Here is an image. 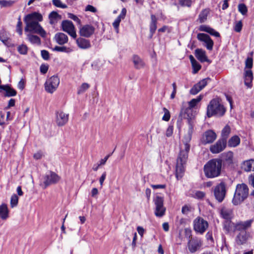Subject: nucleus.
<instances>
[{
    "label": "nucleus",
    "instance_id": "nucleus-53",
    "mask_svg": "<svg viewBox=\"0 0 254 254\" xmlns=\"http://www.w3.org/2000/svg\"><path fill=\"white\" fill-rule=\"evenodd\" d=\"M171 31V28L166 25L163 26L162 28H159L158 30V32L163 33L167 31L168 33H170Z\"/></svg>",
    "mask_w": 254,
    "mask_h": 254
},
{
    "label": "nucleus",
    "instance_id": "nucleus-11",
    "mask_svg": "<svg viewBox=\"0 0 254 254\" xmlns=\"http://www.w3.org/2000/svg\"><path fill=\"white\" fill-rule=\"evenodd\" d=\"M208 226V222L200 217L196 218L193 221L194 230L200 234L203 233Z\"/></svg>",
    "mask_w": 254,
    "mask_h": 254
},
{
    "label": "nucleus",
    "instance_id": "nucleus-42",
    "mask_svg": "<svg viewBox=\"0 0 254 254\" xmlns=\"http://www.w3.org/2000/svg\"><path fill=\"white\" fill-rule=\"evenodd\" d=\"M193 71L192 73L193 74L196 73L201 68V65L197 62H195L191 64Z\"/></svg>",
    "mask_w": 254,
    "mask_h": 254
},
{
    "label": "nucleus",
    "instance_id": "nucleus-56",
    "mask_svg": "<svg viewBox=\"0 0 254 254\" xmlns=\"http://www.w3.org/2000/svg\"><path fill=\"white\" fill-rule=\"evenodd\" d=\"M173 132V127L172 126H169L166 130V135L167 137H170L172 135Z\"/></svg>",
    "mask_w": 254,
    "mask_h": 254
},
{
    "label": "nucleus",
    "instance_id": "nucleus-24",
    "mask_svg": "<svg viewBox=\"0 0 254 254\" xmlns=\"http://www.w3.org/2000/svg\"><path fill=\"white\" fill-rule=\"evenodd\" d=\"M157 19L156 17L152 14L151 15V22L149 25L150 37L152 38L157 29Z\"/></svg>",
    "mask_w": 254,
    "mask_h": 254
},
{
    "label": "nucleus",
    "instance_id": "nucleus-60",
    "mask_svg": "<svg viewBox=\"0 0 254 254\" xmlns=\"http://www.w3.org/2000/svg\"><path fill=\"white\" fill-rule=\"evenodd\" d=\"M248 181L250 185L254 188V173L249 176Z\"/></svg>",
    "mask_w": 254,
    "mask_h": 254
},
{
    "label": "nucleus",
    "instance_id": "nucleus-52",
    "mask_svg": "<svg viewBox=\"0 0 254 254\" xmlns=\"http://www.w3.org/2000/svg\"><path fill=\"white\" fill-rule=\"evenodd\" d=\"M41 56L42 58L45 60H48L50 58L49 53L45 50L41 51Z\"/></svg>",
    "mask_w": 254,
    "mask_h": 254
},
{
    "label": "nucleus",
    "instance_id": "nucleus-22",
    "mask_svg": "<svg viewBox=\"0 0 254 254\" xmlns=\"http://www.w3.org/2000/svg\"><path fill=\"white\" fill-rule=\"evenodd\" d=\"M242 169L247 172L254 171V159L244 161L242 164Z\"/></svg>",
    "mask_w": 254,
    "mask_h": 254
},
{
    "label": "nucleus",
    "instance_id": "nucleus-41",
    "mask_svg": "<svg viewBox=\"0 0 254 254\" xmlns=\"http://www.w3.org/2000/svg\"><path fill=\"white\" fill-rule=\"evenodd\" d=\"M18 201V197L17 195L13 194L10 198V206L12 208L16 206L17 205Z\"/></svg>",
    "mask_w": 254,
    "mask_h": 254
},
{
    "label": "nucleus",
    "instance_id": "nucleus-6",
    "mask_svg": "<svg viewBox=\"0 0 254 254\" xmlns=\"http://www.w3.org/2000/svg\"><path fill=\"white\" fill-rule=\"evenodd\" d=\"M191 231L189 229H185L186 237L189 238L187 243V247L189 252L191 253H194L199 250L202 246V241L197 237H191Z\"/></svg>",
    "mask_w": 254,
    "mask_h": 254
},
{
    "label": "nucleus",
    "instance_id": "nucleus-20",
    "mask_svg": "<svg viewBox=\"0 0 254 254\" xmlns=\"http://www.w3.org/2000/svg\"><path fill=\"white\" fill-rule=\"evenodd\" d=\"M76 43L77 46L81 49H87L91 46L90 41L82 37L76 39Z\"/></svg>",
    "mask_w": 254,
    "mask_h": 254
},
{
    "label": "nucleus",
    "instance_id": "nucleus-50",
    "mask_svg": "<svg viewBox=\"0 0 254 254\" xmlns=\"http://www.w3.org/2000/svg\"><path fill=\"white\" fill-rule=\"evenodd\" d=\"M253 61L252 58H248L245 62V67L251 68L253 67Z\"/></svg>",
    "mask_w": 254,
    "mask_h": 254
},
{
    "label": "nucleus",
    "instance_id": "nucleus-15",
    "mask_svg": "<svg viewBox=\"0 0 254 254\" xmlns=\"http://www.w3.org/2000/svg\"><path fill=\"white\" fill-rule=\"evenodd\" d=\"M69 115L63 111H58L56 113V122L59 127L65 125L68 121Z\"/></svg>",
    "mask_w": 254,
    "mask_h": 254
},
{
    "label": "nucleus",
    "instance_id": "nucleus-2",
    "mask_svg": "<svg viewBox=\"0 0 254 254\" xmlns=\"http://www.w3.org/2000/svg\"><path fill=\"white\" fill-rule=\"evenodd\" d=\"M42 20L43 16L40 13L34 12L26 15L24 18L26 25L25 31L39 34L43 38L45 37L47 33L39 23Z\"/></svg>",
    "mask_w": 254,
    "mask_h": 254
},
{
    "label": "nucleus",
    "instance_id": "nucleus-35",
    "mask_svg": "<svg viewBox=\"0 0 254 254\" xmlns=\"http://www.w3.org/2000/svg\"><path fill=\"white\" fill-rule=\"evenodd\" d=\"M202 99V96L199 95L196 98H194L191 99L190 102H189L188 104L189 107L190 108H193L196 106L198 103H199Z\"/></svg>",
    "mask_w": 254,
    "mask_h": 254
},
{
    "label": "nucleus",
    "instance_id": "nucleus-21",
    "mask_svg": "<svg viewBox=\"0 0 254 254\" xmlns=\"http://www.w3.org/2000/svg\"><path fill=\"white\" fill-rule=\"evenodd\" d=\"M252 222V220H249L244 222H240L235 225V229L236 230L240 232L246 231L251 226Z\"/></svg>",
    "mask_w": 254,
    "mask_h": 254
},
{
    "label": "nucleus",
    "instance_id": "nucleus-7",
    "mask_svg": "<svg viewBox=\"0 0 254 254\" xmlns=\"http://www.w3.org/2000/svg\"><path fill=\"white\" fill-rule=\"evenodd\" d=\"M226 184L224 182H221L214 188V196L216 200L219 202H221L223 201L226 196Z\"/></svg>",
    "mask_w": 254,
    "mask_h": 254
},
{
    "label": "nucleus",
    "instance_id": "nucleus-44",
    "mask_svg": "<svg viewBox=\"0 0 254 254\" xmlns=\"http://www.w3.org/2000/svg\"><path fill=\"white\" fill-rule=\"evenodd\" d=\"M14 3V1L12 0H0V5L1 7H9L12 5Z\"/></svg>",
    "mask_w": 254,
    "mask_h": 254
},
{
    "label": "nucleus",
    "instance_id": "nucleus-57",
    "mask_svg": "<svg viewBox=\"0 0 254 254\" xmlns=\"http://www.w3.org/2000/svg\"><path fill=\"white\" fill-rule=\"evenodd\" d=\"M85 10L86 11H89L93 13H95L97 11V9L95 7L89 4L86 6Z\"/></svg>",
    "mask_w": 254,
    "mask_h": 254
},
{
    "label": "nucleus",
    "instance_id": "nucleus-29",
    "mask_svg": "<svg viewBox=\"0 0 254 254\" xmlns=\"http://www.w3.org/2000/svg\"><path fill=\"white\" fill-rule=\"evenodd\" d=\"M240 138L238 135H234L229 139L228 145L230 147H236L240 144Z\"/></svg>",
    "mask_w": 254,
    "mask_h": 254
},
{
    "label": "nucleus",
    "instance_id": "nucleus-59",
    "mask_svg": "<svg viewBox=\"0 0 254 254\" xmlns=\"http://www.w3.org/2000/svg\"><path fill=\"white\" fill-rule=\"evenodd\" d=\"M210 28L211 27L206 25H201L199 28V30L201 31L208 33V32H210L209 30H210Z\"/></svg>",
    "mask_w": 254,
    "mask_h": 254
},
{
    "label": "nucleus",
    "instance_id": "nucleus-55",
    "mask_svg": "<svg viewBox=\"0 0 254 254\" xmlns=\"http://www.w3.org/2000/svg\"><path fill=\"white\" fill-rule=\"evenodd\" d=\"M0 40L4 44H6V43L8 40V38L5 36L4 32L0 33Z\"/></svg>",
    "mask_w": 254,
    "mask_h": 254
},
{
    "label": "nucleus",
    "instance_id": "nucleus-43",
    "mask_svg": "<svg viewBox=\"0 0 254 254\" xmlns=\"http://www.w3.org/2000/svg\"><path fill=\"white\" fill-rule=\"evenodd\" d=\"M22 23L21 21L20 16L18 18V22L16 25V32L19 34V35L22 34Z\"/></svg>",
    "mask_w": 254,
    "mask_h": 254
},
{
    "label": "nucleus",
    "instance_id": "nucleus-16",
    "mask_svg": "<svg viewBox=\"0 0 254 254\" xmlns=\"http://www.w3.org/2000/svg\"><path fill=\"white\" fill-rule=\"evenodd\" d=\"M95 30V28L92 25L86 24L80 28L79 34L81 36L89 38L94 34Z\"/></svg>",
    "mask_w": 254,
    "mask_h": 254
},
{
    "label": "nucleus",
    "instance_id": "nucleus-58",
    "mask_svg": "<svg viewBox=\"0 0 254 254\" xmlns=\"http://www.w3.org/2000/svg\"><path fill=\"white\" fill-rule=\"evenodd\" d=\"M204 192L201 191H197L194 193L195 197L198 199L202 198L204 196Z\"/></svg>",
    "mask_w": 254,
    "mask_h": 254
},
{
    "label": "nucleus",
    "instance_id": "nucleus-27",
    "mask_svg": "<svg viewBox=\"0 0 254 254\" xmlns=\"http://www.w3.org/2000/svg\"><path fill=\"white\" fill-rule=\"evenodd\" d=\"M220 214L223 219L229 220L232 218V211L230 208L223 207L220 210Z\"/></svg>",
    "mask_w": 254,
    "mask_h": 254
},
{
    "label": "nucleus",
    "instance_id": "nucleus-25",
    "mask_svg": "<svg viewBox=\"0 0 254 254\" xmlns=\"http://www.w3.org/2000/svg\"><path fill=\"white\" fill-rule=\"evenodd\" d=\"M56 42L59 45H64L68 41V37L63 33H57L54 37Z\"/></svg>",
    "mask_w": 254,
    "mask_h": 254
},
{
    "label": "nucleus",
    "instance_id": "nucleus-64",
    "mask_svg": "<svg viewBox=\"0 0 254 254\" xmlns=\"http://www.w3.org/2000/svg\"><path fill=\"white\" fill-rule=\"evenodd\" d=\"M126 13H127V9L125 8H123L122 9V11H121V13L119 14V15L118 17H119L121 19H123L125 18Z\"/></svg>",
    "mask_w": 254,
    "mask_h": 254
},
{
    "label": "nucleus",
    "instance_id": "nucleus-49",
    "mask_svg": "<svg viewBox=\"0 0 254 254\" xmlns=\"http://www.w3.org/2000/svg\"><path fill=\"white\" fill-rule=\"evenodd\" d=\"M209 80H210L209 78H205L200 81L197 84L199 85V87L202 89L207 84L208 81Z\"/></svg>",
    "mask_w": 254,
    "mask_h": 254
},
{
    "label": "nucleus",
    "instance_id": "nucleus-46",
    "mask_svg": "<svg viewBox=\"0 0 254 254\" xmlns=\"http://www.w3.org/2000/svg\"><path fill=\"white\" fill-rule=\"evenodd\" d=\"M201 90V88L199 87V85L196 84L190 90V93L192 95H195Z\"/></svg>",
    "mask_w": 254,
    "mask_h": 254
},
{
    "label": "nucleus",
    "instance_id": "nucleus-26",
    "mask_svg": "<svg viewBox=\"0 0 254 254\" xmlns=\"http://www.w3.org/2000/svg\"><path fill=\"white\" fill-rule=\"evenodd\" d=\"M245 84L248 87H251L252 86V82L253 79V72L251 70H245Z\"/></svg>",
    "mask_w": 254,
    "mask_h": 254
},
{
    "label": "nucleus",
    "instance_id": "nucleus-33",
    "mask_svg": "<svg viewBox=\"0 0 254 254\" xmlns=\"http://www.w3.org/2000/svg\"><path fill=\"white\" fill-rule=\"evenodd\" d=\"M27 37H28V40L32 44H37V45L41 44V40H40V38L38 36L29 34L27 35Z\"/></svg>",
    "mask_w": 254,
    "mask_h": 254
},
{
    "label": "nucleus",
    "instance_id": "nucleus-14",
    "mask_svg": "<svg viewBox=\"0 0 254 254\" xmlns=\"http://www.w3.org/2000/svg\"><path fill=\"white\" fill-rule=\"evenodd\" d=\"M226 145V142L219 139L215 144L210 146V151L213 154L219 153L225 149Z\"/></svg>",
    "mask_w": 254,
    "mask_h": 254
},
{
    "label": "nucleus",
    "instance_id": "nucleus-45",
    "mask_svg": "<svg viewBox=\"0 0 254 254\" xmlns=\"http://www.w3.org/2000/svg\"><path fill=\"white\" fill-rule=\"evenodd\" d=\"M53 4L56 7L65 8L67 7V5L63 3L61 0H53Z\"/></svg>",
    "mask_w": 254,
    "mask_h": 254
},
{
    "label": "nucleus",
    "instance_id": "nucleus-36",
    "mask_svg": "<svg viewBox=\"0 0 254 254\" xmlns=\"http://www.w3.org/2000/svg\"><path fill=\"white\" fill-rule=\"evenodd\" d=\"M54 50L66 53H69L72 51V50L70 48L66 47L65 46L60 47L57 46L54 48Z\"/></svg>",
    "mask_w": 254,
    "mask_h": 254
},
{
    "label": "nucleus",
    "instance_id": "nucleus-48",
    "mask_svg": "<svg viewBox=\"0 0 254 254\" xmlns=\"http://www.w3.org/2000/svg\"><path fill=\"white\" fill-rule=\"evenodd\" d=\"M243 24L241 21H237L234 25V29L237 32H240L242 30Z\"/></svg>",
    "mask_w": 254,
    "mask_h": 254
},
{
    "label": "nucleus",
    "instance_id": "nucleus-5",
    "mask_svg": "<svg viewBox=\"0 0 254 254\" xmlns=\"http://www.w3.org/2000/svg\"><path fill=\"white\" fill-rule=\"evenodd\" d=\"M249 188L245 184H238L236 186L232 203L235 205L241 204L246 199L249 194Z\"/></svg>",
    "mask_w": 254,
    "mask_h": 254
},
{
    "label": "nucleus",
    "instance_id": "nucleus-19",
    "mask_svg": "<svg viewBox=\"0 0 254 254\" xmlns=\"http://www.w3.org/2000/svg\"><path fill=\"white\" fill-rule=\"evenodd\" d=\"M249 237V234L246 231H242L237 236L236 242L239 245H243L247 242Z\"/></svg>",
    "mask_w": 254,
    "mask_h": 254
},
{
    "label": "nucleus",
    "instance_id": "nucleus-63",
    "mask_svg": "<svg viewBox=\"0 0 254 254\" xmlns=\"http://www.w3.org/2000/svg\"><path fill=\"white\" fill-rule=\"evenodd\" d=\"M69 17L78 23H80V20L79 18L73 14H69Z\"/></svg>",
    "mask_w": 254,
    "mask_h": 254
},
{
    "label": "nucleus",
    "instance_id": "nucleus-62",
    "mask_svg": "<svg viewBox=\"0 0 254 254\" xmlns=\"http://www.w3.org/2000/svg\"><path fill=\"white\" fill-rule=\"evenodd\" d=\"M151 187L154 190L163 189L166 188V185H151Z\"/></svg>",
    "mask_w": 254,
    "mask_h": 254
},
{
    "label": "nucleus",
    "instance_id": "nucleus-8",
    "mask_svg": "<svg viewBox=\"0 0 254 254\" xmlns=\"http://www.w3.org/2000/svg\"><path fill=\"white\" fill-rule=\"evenodd\" d=\"M60 179V177L54 172H47L43 177L44 188L46 189L49 186L57 183Z\"/></svg>",
    "mask_w": 254,
    "mask_h": 254
},
{
    "label": "nucleus",
    "instance_id": "nucleus-39",
    "mask_svg": "<svg viewBox=\"0 0 254 254\" xmlns=\"http://www.w3.org/2000/svg\"><path fill=\"white\" fill-rule=\"evenodd\" d=\"M17 51L21 55H26L27 53L28 48L25 45L22 44L18 46Z\"/></svg>",
    "mask_w": 254,
    "mask_h": 254
},
{
    "label": "nucleus",
    "instance_id": "nucleus-47",
    "mask_svg": "<svg viewBox=\"0 0 254 254\" xmlns=\"http://www.w3.org/2000/svg\"><path fill=\"white\" fill-rule=\"evenodd\" d=\"M163 110L164 112V115L162 117V120L165 121H168L170 119V112L166 108H163Z\"/></svg>",
    "mask_w": 254,
    "mask_h": 254
},
{
    "label": "nucleus",
    "instance_id": "nucleus-51",
    "mask_svg": "<svg viewBox=\"0 0 254 254\" xmlns=\"http://www.w3.org/2000/svg\"><path fill=\"white\" fill-rule=\"evenodd\" d=\"M49 66L48 64H42L40 67V72L42 74H45L48 71Z\"/></svg>",
    "mask_w": 254,
    "mask_h": 254
},
{
    "label": "nucleus",
    "instance_id": "nucleus-61",
    "mask_svg": "<svg viewBox=\"0 0 254 254\" xmlns=\"http://www.w3.org/2000/svg\"><path fill=\"white\" fill-rule=\"evenodd\" d=\"M209 31L210 32H208V33L210 34V35L214 36L216 37H220V34L217 31H215L214 29L211 28Z\"/></svg>",
    "mask_w": 254,
    "mask_h": 254
},
{
    "label": "nucleus",
    "instance_id": "nucleus-1",
    "mask_svg": "<svg viewBox=\"0 0 254 254\" xmlns=\"http://www.w3.org/2000/svg\"><path fill=\"white\" fill-rule=\"evenodd\" d=\"M180 116L182 118L188 119L189 130L188 136L186 138V141H183L184 148L181 149L177 159L176 177L178 180L182 178L185 172V165L188 160V153L190 150V145L189 142L191 139V134L194 125L192 108L183 105L180 113Z\"/></svg>",
    "mask_w": 254,
    "mask_h": 254
},
{
    "label": "nucleus",
    "instance_id": "nucleus-54",
    "mask_svg": "<svg viewBox=\"0 0 254 254\" xmlns=\"http://www.w3.org/2000/svg\"><path fill=\"white\" fill-rule=\"evenodd\" d=\"M121 20V19L117 17L113 23V26L117 30H118L119 29V25Z\"/></svg>",
    "mask_w": 254,
    "mask_h": 254
},
{
    "label": "nucleus",
    "instance_id": "nucleus-17",
    "mask_svg": "<svg viewBox=\"0 0 254 254\" xmlns=\"http://www.w3.org/2000/svg\"><path fill=\"white\" fill-rule=\"evenodd\" d=\"M217 135L212 130L206 131L202 138V142L204 144L211 143L213 142L216 138Z\"/></svg>",
    "mask_w": 254,
    "mask_h": 254
},
{
    "label": "nucleus",
    "instance_id": "nucleus-9",
    "mask_svg": "<svg viewBox=\"0 0 254 254\" xmlns=\"http://www.w3.org/2000/svg\"><path fill=\"white\" fill-rule=\"evenodd\" d=\"M60 81V79L57 76H52L48 79L45 83V90L48 93H53L59 86Z\"/></svg>",
    "mask_w": 254,
    "mask_h": 254
},
{
    "label": "nucleus",
    "instance_id": "nucleus-31",
    "mask_svg": "<svg viewBox=\"0 0 254 254\" xmlns=\"http://www.w3.org/2000/svg\"><path fill=\"white\" fill-rule=\"evenodd\" d=\"M50 23L51 24H54L57 21L61 19V16L56 11H52L49 15Z\"/></svg>",
    "mask_w": 254,
    "mask_h": 254
},
{
    "label": "nucleus",
    "instance_id": "nucleus-4",
    "mask_svg": "<svg viewBox=\"0 0 254 254\" xmlns=\"http://www.w3.org/2000/svg\"><path fill=\"white\" fill-rule=\"evenodd\" d=\"M226 112V109L219 98L211 100L207 107L206 114L208 118L213 116L221 117Z\"/></svg>",
    "mask_w": 254,
    "mask_h": 254
},
{
    "label": "nucleus",
    "instance_id": "nucleus-38",
    "mask_svg": "<svg viewBox=\"0 0 254 254\" xmlns=\"http://www.w3.org/2000/svg\"><path fill=\"white\" fill-rule=\"evenodd\" d=\"M232 222L230 220H225L223 223V228L227 233H229L232 229Z\"/></svg>",
    "mask_w": 254,
    "mask_h": 254
},
{
    "label": "nucleus",
    "instance_id": "nucleus-18",
    "mask_svg": "<svg viewBox=\"0 0 254 254\" xmlns=\"http://www.w3.org/2000/svg\"><path fill=\"white\" fill-rule=\"evenodd\" d=\"M131 61L135 69H140L144 68L145 63L143 60L137 55H133L131 58Z\"/></svg>",
    "mask_w": 254,
    "mask_h": 254
},
{
    "label": "nucleus",
    "instance_id": "nucleus-37",
    "mask_svg": "<svg viewBox=\"0 0 254 254\" xmlns=\"http://www.w3.org/2000/svg\"><path fill=\"white\" fill-rule=\"evenodd\" d=\"M90 87V85L89 84L87 83H83L81 84V85L79 87L77 90V94H81L85 92Z\"/></svg>",
    "mask_w": 254,
    "mask_h": 254
},
{
    "label": "nucleus",
    "instance_id": "nucleus-28",
    "mask_svg": "<svg viewBox=\"0 0 254 254\" xmlns=\"http://www.w3.org/2000/svg\"><path fill=\"white\" fill-rule=\"evenodd\" d=\"M195 56L202 63L208 60L205 52L201 49H197L195 50Z\"/></svg>",
    "mask_w": 254,
    "mask_h": 254
},
{
    "label": "nucleus",
    "instance_id": "nucleus-13",
    "mask_svg": "<svg viewBox=\"0 0 254 254\" xmlns=\"http://www.w3.org/2000/svg\"><path fill=\"white\" fill-rule=\"evenodd\" d=\"M197 38L199 41L205 44V46L207 50L210 51L212 50L214 43L209 35L200 33L197 35Z\"/></svg>",
    "mask_w": 254,
    "mask_h": 254
},
{
    "label": "nucleus",
    "instance_id": "nucleus-23",
    "mask_svg": "<svg viewBox=\"0 0 254 254\" xmlns=\"http://www.w3.org/2000/svg\"><path fill=\"white\" fill-rule=\"evenodd\" d=\"M0 89L5 91L4 94V96L5 97L15 96L17 94L16 91L10 87L8 85H0Z\"/></svg>",
    "mask_w": 254,
    "mask_h": 254
},
{
    "label": "nucleus",
    "instance_id": "nucleus-12",
    "mask_svg": "<svg viewBox=\"0 0 254 254\" xmlns=\"http://www.w3.org/2000/svg\"><path fill=\"white\" fill-rule=\"evenodd\" d=\"M62 27L63 31L67 32L73 38L76 37V34L74 26L72 22L68 20H64L62 22Z\"/></svg>",
    "mask_w": 254,
    "mask_h": 254
},
{
    "label": "nucleus",
    "instance_id": "nucleus-40",
    "mask_svg": "<svg viewBox=\"0 0 254 254\" xmlns=\"http://www.w3.org/2000/svg\"><path fill=\"white\" fill-rule=\"evenodd\" d=\"M238 10L242 15H246L248 12V9L244 3H240L238 5Z\"/></svg>",
    "mask_w": 254,
    "mask_h": 254
},
{
    "label": "nucleus",
    "instance_id": "nucleus-3",
    "mask_svg": "<svg viewBox=\"0 0 254 254\" xmlns=\"http://www.w3.org/2000/svg\"><path fill=\"white\" fill-rule=\"evenodd\" d=\"M222 161L220 159H212L204 166L203 171L207 178H214L221 174Z\"/></svg>",
    "mask_w": 254,
    "mask_h": 254
},
{
    "label": "nucleus",
    "instance_id": "nucleus-30",
    "mask_svg": "<svg viewBox=\"0 0 254 254\" xmlns=\"http://www.w3.org/2000/svg\"><path fill=\"white\" fill-rule=\"evenodd\" d=\"M8 217V210L5 204H2L0 205V217L5 220Z\"/></svg>",
    "mask_w": 254,
    "mask_h": 254
},
{
    "label": "nucleus",
    "instance_id": "nucleus-10",
    "mask_svg": "<svg viewBox=\"0 0 254 254\" xmlns=\"http://www.w3.org/2000/svg\"><path fill=\"white\" fill-rule=\"evenodd\" d=\"M154 202L155 205V215L157 217H162L164 215L166 211V208L164 206L163 197L157 195L154 198Z\"/></svg>",
    "mask_w": 254,
    "mask_h": 254
},
{
    "label": "nucleus",
    "instance_id": "nucleus-32",
    "mask_svg": "<svg viewBox=\"0 0 254 254\" xmlns=\"http://www.w3.org/2000/svg\"><path fill=\"white\" fill-rule=\"evenodd\" d=\"M231 132V128L229 126H226L221 131V139L227 142V138Z\"/></svg>",
    "mask_w": 254,
    "mask_h": 254
},
{
    "label": "nucleus",
    "instance_id": "nucleus-34",
    "mask_svg": "<svg viewBox=\"0 0 254 254\" xmlns=\"http://www.w3.org/2000/svg\"><path fill=\"white\" fill-rule=\"evenodd\" d=\"M208 14V9H205L201 11L199 15V20L200 23H203L206 21Z\"/></svg>",
    "mask_w": 254,
    "mask_h": 254
}]
</instances>
